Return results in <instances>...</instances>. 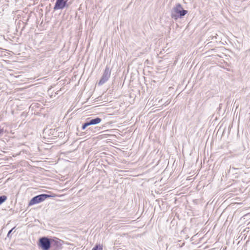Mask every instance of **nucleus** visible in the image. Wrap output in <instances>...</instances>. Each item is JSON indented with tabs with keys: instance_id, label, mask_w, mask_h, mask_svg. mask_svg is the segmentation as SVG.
Here are the masks:
<instances>
[{
	"instance_id": "6e6552de",
	"label": "nucleus",
	"mask_w": 250,
	"mask_h": 250,
	"mask_svg": "<svg viewBox=\"0 0 250 250\" xmlns=\"http://www.w3.org/2000/svg\"><path fill=\"white\" fill-rule=\"evenodd\" d=\"M6 199H7V197L6 196L3 195V196H0V205H1L4 202H5Z\"/></svg>"
},
{
	"instance_id": "39448f33",
	"label": "nucleus",
	"mask_w": 250,
	"mask_h": 250,
	"mask_svg": "<svg viewBox=\"0 0 250 250\" xmlns=\"http://www.w3.org/2000/svg\"><path fill=\"white\" fill-rule=\"evenodd\" d=\"M68 0H56L54 10L62 9L66 5Z\"/></svg>"
},
{
	"instance_id": "0eeeda50",
	"label": "nucleus",
	"mask_w": 250,
	"mask_h": 250,
	"mask_svg": "<svg viewBox=\"0 0 250 250\" xmlns=\"http://www.w3.org/2000/svg\"><path fill=\"white\" fill-rule=\"evenodd\" d=\"M92 250H103V245H96Z\"/></svg>"
},
{
	"instance_id": "7ed1b4c3",
	"label": "nucleus",
	"mask_w": 250,
	"mask_h": 250,
	"mask_svg": "<svg viewBox=\"0 0 250 250\" xmlns=\"http://www.w3.org/2000/svg\"><path fill=\"white\" fill-rule=\"evenodd\" d=\"M51 196L46 194H42L37 196H36L32 198L30 201L28 205L32 206L35 204H39L42 202H43L47 198L50 197Z\"/></svg>"
},
{
	"instance_id": "f03ea898",
	"label": "nucleus",
	"mask_w": 250,
	"mask_h": 250,
	"mask_svg": "<svg viewBox=\"0 0 250 250\" xmlns=\"http://www.w3.org/2000/svg\"><path fill=\"white\" fill-rule=\"evenodd\" d=\"M187 13L188 11L183 9L181 4L177 3L171 10V16L174 20H177L184 17Z\"/></svg>"
},
{
	"instance_id": "9b49d317",
	"label": "nucleus",
	"mask_w": 250,
	"mask_h": 250,
	"mask_svg": "<svg viewBox=\"0 0 250 250\" xmlns=\"http://www.w3.org/2000/svg\"><path fill=\"white\" fill-rule=\"evenodd\" d=\"M2 132V129L0 128V134Z\"/></svg>"
},
{
	"instance_id": "20e7f679",
	"label": "nucleus",
	"mask_w": 250,
	"mask_h": 250,
	"mask_svg": "<svg viewBox=\"0 0 250 250\" xmlns=\"http://www.w3.org/2000/svg\"><path fill=\"white\" fill-rule=\"evenodd\" d=\"M110 74L111 71L109 69V68L107 66H106L104 74L100 81H99V84L102 85L104 83L110 78Z\"/></svg>"
},
{
	"instance_id": "9d476101",
	"label": "nucleus",
	"mask_w": 250,
	"mask_h": 250,
	"mask_svg": "<svg viewBox=\"0 0 250 250\" xmlns=\"http://www.w3.org/2000/svg\"><path fill=\"white\" fill-rule=\"evenodd\" d=\"M12 230H13V229H11V230L8 232V234H7V237H9V234H11V232H12Z\"/></svg>"
},
{
	"instance_id": "1a4fd4ad",
	"label": "nucleus",
	"mask_w": 250,
	"mask_h": 250,
	"mask_svg": "<svg viewBox=\"0 0 250 250\" xmlns=\"http://www.w3.org/2000/svg\"><path fill=\"white\" fill-rule=\"evenodd\" d=\"M89 124H88V122H86V123H85L84 124H83V125L82 127V129L84 130V129H85V128H86V127H87V126H89Z\"/></svg>"
},
{
	"instance_id": "423d86ee",
	"label": "nucleus",
	"mask_w": 250,
	"mask_h": 250,
	"mask_svg": "<svg viewBox=\"0 0 250 250\" xmlns=\"http://www.w3.org/2000/svg\"><path fill=\"white\" fill-rule=\"evenodd\" d=\"M102 121V119L100 118H96L95 119H92L87 121L89 125H94L99 124Z\"/></svg>"
},
{
	"instance_id": "f257e3e1",
	"label": "nucleus",
	"mask_w": 250,
	"mask_h": 250,
	"mask_svg": "<svg viewBox=\"0 0 250 250\" xmlns=\"http://www.w3.org/2000/svg\"><path fill=\"white\" fill-rule=\"evenodd\" d=\"M54 243L58 246L59 244H60V240H55L53 239H49L46 237H42L40 238L38 243V246L42 250H49L51 247V245Z\"/></svg>"
}]
</instances>
